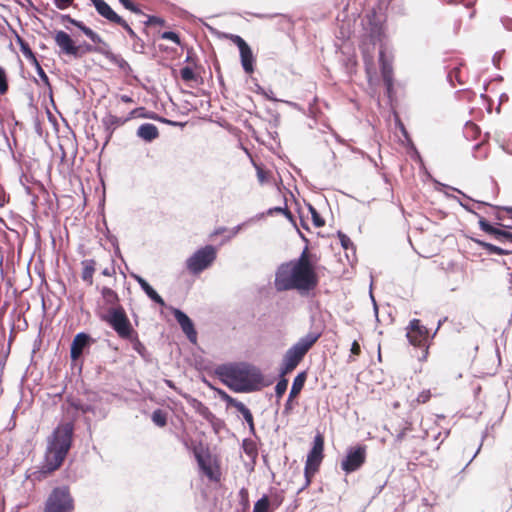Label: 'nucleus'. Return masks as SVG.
<instances>
[{"label":"nucleus","instance_id":"f257e3e1","mask_svg":"<svg viewBox=\"0 0 512 512\" xmlns=\"http://www.w3.org/2000/svg\"><path fill=\"white\" fill-rule=\"evenodd\" d=\"M317 284L318 278L307 248L297 259L280 264L275 272L274 287L278 292L297 290L303 295L314 290Z\"/></svg>","mask_w":512,"mask_h":512},{"label":"nucleus","instance_id":"f03ea898","mask_svg":"<svg viewBox=\"0 0 512 512\" xmlns=\"http://www.w3.org/2000/svg\"><path fill=\"white\" fill-rule=\"evenodd\" d=\"M367 26L365 27L370 41L379 44V63L380 70L386 93L391 97L394 92V73H393V54L387 41L383 26V17L379 15L375 8L366 15Z\"/></svg>","mask_w":512,"mask_h":512},{"label":"nucleus","instance_id":"7ed1b4c3","mask_svg":"<svg viewBox=\"0 0 512 512\" xmlns=\"http://www.w3.org/2000/svg\"><path fill=\"white\" fill-rule=\"evenodd\" d=\"M215 373L223 384L235 392H254L264 386L260 369L246 363L220 365Z\"/></svg>","mask_w":512,"mask_h":512},{"label":"nucleus","instance_id":"20e7f679","mask_svg":"<svg viewBox=\"0 0 512 512\" xmlns=\"http://www.w3.org/2000/svg\"><path fill=\"white\" fill-rule=\"evenodd\" d=\"M74 426L67 422L59 424L47 439L45 463L48 471L58 469L65 460L73 440Z\"/></svg>","mask_w":512,"mask_h":512},{"label":"nucleus","instance_id":"39448f33","mask_svg":"<svg viewBox=\"0 0 512 512\" xmlns=\"http://www.w3.org/2000/svg\"><path fill=\"white\" fill-rule=\"evenodd\" d=\"M320 337L321 332L310 331L305 336L299 338L284 354L279 370V377H283L292 372Z\"/></svg>","mask_w":512,"mask_h":512},{"label":"nucleus","instance_id":"423d86ee","mask_svg":"<svg viewBox=\"0 0 512 512\" xmlns=\"http://www.w3.org/2000/svg\"><path fill=\"white\" fill-rule=\"evenodd\" d=\"M74 500L66 486L56 487L49 494L44 512H73Z\"/></svg>","mask_w":512,"mask_h":512},{"label":"nucleus","instance_id":"0eeeda50","mask_svg":"<svg viewBox=\"0 0 512 512\" xmlns=\"http://www.w3.org/2000/svg\"><path fill=\"white\" fill-rule=\"evenodd\" d=\"M103 320L109 324L117 335L126 339L135 332L133 329L124 308L120 305L108 309L107 314L103 317Z\"/></svg>","mask_w":512,"mask_h":512},{"label":"nucleus","instance_id":"6e6552de","mask_svg":"<svg viewBox=\"0 0 512 512\" xmlns=\"http://www.w3.org/2000/svg\"><path fill=\"white\" fill-rule=\"evenodd\" d=\"M217 250L212 245L198 249L186 260V268L192 274H199L215 261Z\"/></svg>","mask_w":512,"mask_h":512},{"label":"nucleus","instance_id":"1a4fd4ad","mask_svg":"<svg viewBox=\"0 0 512 512\" xmlns=\"http://www.w3.org/2000/svg\"><path fill=\"white\" fill-rule=\"evenodd\" d=\"M323 448H324V441L321 435H316L313 440V446L311 450L309 451L305 463L304 468V476H305V484L301 488L304 489L305 487L309 486L311 482V476L314 475L323 459Z\"/></svg>","mask_w":512,"mask_h":512},{"label":"nucleus","instance_id":"9d476101","mask_svg":"<svg viewBox=\"0 0 512 512\" xmlns=\"http://www.w3.org/2000/svg\"><path fill=\"white\" fill-rule=\"evenodd\" d=\"M366 460V447L357 445L347 449L346 456L341 461V468L346 473H352L361 468Z\"/></svg>","mask_w":512,"mask_h":512},{"label":"nucleus","instance_id":"9b49d317","mask_svg":"<svg viewBox=\"0 0 512 512\" xmlns=\"http://www.w3.org/2000/svg\"><path fill=\"white\" fill-rule=\"evenodd\" d=\"M476 217L478 218V224L482 231L491 235L501 244H512V232L508 231V228L503 227L502 223L498 222L492 225L480 214H476Z\"/></svg>","mask_w":512,"mask_h":512},{"label":"nucleus","instance_id":"f8f14e48","mask_svg":"<svg viewBox=\"0 0 512 512\" xmlns=\"http://www.w3.org/2000/svg\"><path fill=\"white\" fill-rule=\"evenodd\" d=\"M406 337L409 343L416 347H428L429 331L421 325L420 320L412 319L406 328Z\"/></svg>","mask_w":512,"mask_h":512},{"label":"nucleus","instance_id":"ddd939ff","mask_svg":"<svg viewBox=\"0 0 512 512\" xmlns=\"http://www.w3.org/2000/svg\"><path fill=\"white\" fill-rule=\"evenodd\" d=\"M135 112H136V110H132L127 117H118L111 113H108L102 118L101 123L104 128L105 135H106L104 147L111 140L114 131L118 127L124 125L126 122H128L130 119H132Z\"/></svg>","mask_w":512,"mask_h":512},{"label":"nucleus","instance_id":"4468645a","mask_svg":"<svg viewBox=\"0 0 512 512\" xmlns=\"http://www.w3.org/2000/svg\"><path fill=\"white\" fill-rule=\"evenodd\" d=\"M54 40L56 45L59 46L61 53L75 58L80 56L79 50L82 46H76L70 35L65 31H57Z\"/></svg>","mask_w":512,"mask_h":512},{"label":"nucleus","instance_id":"2eb2a0df","mask_svg":"<svg viewBox=\"0 0 512 512\" xmlns=\"http://www.w3.org/2000/svg\"><path fill=\"white\" fill-rule=\"evenodd\" d=\"M94 340L91 336L85 332H79L75 335L71 347H70V357L72 360H77L81 357L84 350L88 348Z\"/></svg>","mask_w":512,"mask_h":512},{"label":"nucleus","instance_id":"dca6fc26","mask_svg":"<svg viewBox=\"0 0 512 512\" xmlns=\"http://www.w3.org/2000/svg\"><path fill=\"white\" fill-rule=\"evenodd\" d=\"M172 314L188 339L193 343L196 342L197 332L192 320L178 308H172Z\"/></svg>","mask_w":512,"mask_h":512},{"label":"nucleus","instance_id":"f3484780","mask_svg":"<svg viewBox=\"0 0 512 512\" xmlns=\"http://www.w3.org/2000/svg\"><path fill=\"white\" fill-rule=\"evenodd\" d=\"M306 378H307V374L305 371L300 372L294 378L292 387L289 392L288 399L284 406V411H283L284 414H289L290 411L292 410V399L295 398L300 393V391L303 389Z\"/></svg>","mask_w":512,"mask_h":512},{"label":"nucleus","instance_id":"a211bd4d","mask_svg":"<svg viewBox=\"0 0 512 512\" xmlns=\"http://www.w3.org/2000/svg\"><path fill=\"white\" fill-rule=\"evenodd\" d=\"M97 13L107 21L115 23L121 21V17L104 0H90Z\"/></svg>","mask_w":512,"mask_h":512},{"label":"nucleus","instance_id":"6ab92c4d","mask_svg":"<svg viewBox=\"0 0 512 512\" xmlns=\"http://www.w3.org/2000/svg\"><path fill=\"white\" fill-rule=\"evenodd\" d=\"M68 19L72 25L82 31L96 46L109 45L98 33L86 26L83 22L71 19L70 17H68Z\"/></svg>","mask_w":512,"mask_h":512},{"label":"nucleus","instance_id":"aec40b11","mask_svg":"<svg viewBox=\"0 0 512 512\" xmlns=\"http://www.w3.org/2000/svg\"><path fill=\"white\" fill-rule=\"evenodd\" d=\"M133 277L137 281L141 289L152 301L159 304L160 306H165L164 299L153 289V287L144 278L138 275H134Z\"/></svg>","mask_w":512,"mask_h":512},{"label":"nucleus","instance_id":"412c9836","mask_svg":"<svg viewBox=\"0 0 512 512\" xmlns=\"http://www.w3.org/2000/svg\"><path fill=\"white\" fill-rule=\"evenodd\" d=\"M104 57L112 64L116 65L125 74L129 75L132 72V68L129 63L121 55L113 53L111 51L110 45H108Z\"/></svg>","mask_w":512,"mask_h":512},{"label":"nucleus","instance_id":"4be33fe9","mask_svg":"<svg viewBox=\"0 0 512 512\" xmlns=\"http://www.w3.org/2000/svg\"><path fill=\"white\" fill-rule=\"evenodd\" d=\"M137 136L146 142H152L159 136L156 125L152 123H143L137 129Z\"/></svg>","mask_w":512,"mask_h":512},{"label":"nucleus","instance_id":"5701e85b","mask_svg":"<svg viewBox=\"0 0 512 512\" xmlns=\"http://www.w3.org/2000/svg\"><path fill=\"white\" fill-rule=\"evenodd\" d=\"M239 53H240V61H241L243 70L247 74H252L254 72L255 58H254V55H253V52H252L250 46L239 51Z\"/></svg>","mask_w":512,"mask_h":512},{"label":"nucleus","instance_id":"b1692460","mask_svg":"<svg viewBox=\"0 0 512 512\" xmlns=\"http://www.w3.org/2000/svg\"><path fill=\"white\" fill-rule=\"evenodd\" d=\"M82 273L81 278L88 285L93 284V275L96 270V261L94 259H85L81 262Z\"/></svg>","mask_w":512,"mask_h":512},{"label":"nucleus","instance_id":"393cba45","mask_svg":"<svg viewBox=\"0 0 512 512\" xmlns=\"http://www.w3.org/2000/svg\"><path fill=\"white\" fill-rule=\"evenodd\" d=\"M193 452L201 471L209 478H212L213 471L208 459L203 456L202 448L195 447Z\"/></svg>","mask_w":512,"mask_h":512},{"label":"nucleus","instance_id":"a878e982","mask_svg":"<svg viewBox=\"0 0 512 512\" xmlns=\"http://www.w3.org/2000/svg\"><path fill=\"white\" fill-rule=\"evenodd\" d=\"M192 407L207 422H210L215 417L211 410L205 404H203L201 401L197 399L192 400Z\"/></svg>","mask_w":512,"mask_h":512},{"label":"nucleus","instance_id":"bb28decb","mask_svg":"<svg viewBox=\"0 0 512 512\" xmlns=\"http://www.w3.org/2000/svg\"><path fill=\"white\" fill-rule=\"evenodd\" d=\"M192 407L207 422H210L215 417L211 410L205 404H203L201 401L197 399L192 400Z\"/></svg>","mask_w":512,"mask_h":512},{"label":"nucleus","instance_id":"cd10ccee","mask_svg":"<svg viewBox=\"0 0 512 512\" xmlns=\"http://www.w3.org/2000/svg\"><path fill=\"white\" fill-rule=\"evenodd\" d=\"M192 407L207 422H210L215 417L211 410L205 404H203L201 401L197 399L192 400Z\"/></svg>","mask_w":512,"mask_h":512},{"label":"nucleus","instance_id":"c85d7f7f","mask_svg":"<svg viewBox=\"0 0 512 512\" xmlns=\"http://www.w3.org/2000/svg\"><path fill=\"white\" fill-rule=\"evenodd\" d=\"M477 243L483 249H485L489 254L506 255V254L512 253V249L496 246L494 244H491V243H488V242H485V241L478 240Z\"/></svg>","mask_w":512,"mask_h":512},{"label":"nucleus","instance_id":"c756f323","mask_svg":"<svg viewBox=\"0 0 512 512\" xmlns=\"http://www.w3.org/2000/svg\"><path fill=\"white\" fill-rule=\"evenodd\" d=\"M101 295L106 304L116 305L119 302L118 294L109 287H103L101 289Z\"/></svg>","mask_w":512,"mask_h":512},{"label":"nucleus","instance_id":"7c9ffc66","mask_svg":"<svg viewBox=\"0 0 512 512\" xmlns=\"http://www.w3.org/2000/svg\"><path fill=\"white\" fill-rule=\"evenodd\" d=\"M242 449L244 453L253 461L256 459L258 455V450L254 441L250 439H244L242 441Z\"/></svg>","mask_w":512,"mask_h":512},{"label":"nucleus","instance_id":"2f4dec72","mask_svg":"<svg viewBox=\"0 0 512 512\" xmlns=\"http://www.w3.org/2000/svg\"><path fill=\"white\" fill-rule=\"evenodd\" d=\"M126 340H129L132 344L133 349L142 357H145V354L147 352L146 347L144 344L139 340L138 334L135 331L131 334L129 338H126Z\"/></svg>","mask_w":512,"mask_h":512},{"label":"nucleus","instance_id":"473e14b6","mask_svg":"<svg viewBox=\"0 0 512 512\" xmlns=\"http://www.w3.org/2000/svg\"><path fill=\"white\" fill-rule=\"evenodd\" d=\"M460 66H462V64H457L456 66L452 67L447 74V79L453 86L455 85L454 80L460 85L464 84V81H463L462 75H461Z\"/></svg>","mask_w":512,"mask_h":512},{"label":"nucleus","instance_id":"72a5a7b5","mask_svg":"<svg viewBox=\"0 0 512 512\" xmlns=\"http://www.w3.org/2000/svg\"><path fill=\"white\" fill-rule=\"evenodd\" d=\"M338 238L340 240L341 246L346 251V257L349 259V254H348L349 250L352 252V255L354 256L355 248H354V244L351 241V239L341 231L338 232Z\"/></svg>","mask_w":512,"mask_h":512},{"label":"nucleus","instance_id":"f704fd0d","mask_svg":"<svg viewBox=\"0 0 512 512\" xmlns=\"http://www.w3.org/2000/svg\"><path fill=\"white\" fill-rule=\"evenodd\" d=\"M16 42L18 43L21 52L23 53L24 57L29 61L30 59H34V53L31 50L29 44L22 39L18 34H16Z\"/></svg>","mask_w":512,"mask_h":512},{"label":"nucleus","instance_id":"c9c22d12","mask_svg":"<svg viewBox=\"0 0 512 512\" xmlns=\"http://www.w3.org/2000/svg\"><path fill=\"white\" fill-rule=\"evenodd\" d=\"M151 419L158 427H164L167 424V414L162 409L154 410Z\"/></svg>","mask_w":512,"mask_h":512},{"label":"nucleus","instance_id":"e433bc0d","mask_svg":"<svg viewBox=\"0 0 512 512\" xmlns=\"http://www.w3.org/2000/svg\"><path fill=\"white\" fill-rule=\"evenodd\" d=\"M270 500L267 495H263L260 499H258L253 507V512H270Z\"/></svg>","mask_w":512,"mask_h":512},{"label":"nucleus","instance_id":"4c0bfd02","mask_svg":"<svg viewBox=\"0 0 512 512\" xmlns=\"http://www.w3.org/2000/svg\"><path fill=\"white\" fill-rule=\"evenodd\" d=\"M287 386H288V380L286 378L283 377H280V379L278 380L276 386H275V396L277 398V400H280L284 393L286 392L287 390Z\"/></svg>","mask_w":512,"mask_h":512},{"label":"nucleus","instance_id":"58836bf2","mask_svg":"<svg viewBox=\"0 0 512 512\" xmlns=\"http://www.w3.org/2000/svg\"><path fill=\"white\" fill-rule=\"evenodd\" d=\"M107 48H108V45L96 46V45H91V44H84L83 52L98 53V54H101L104 56Z\"/></svg>","mask_w":512,"mask_h":512},{"label":"nucleus","instance_id":"ea45409f","mask_svg":"<svg viewBox=\"0 0 512 512\" xmlns=\"http://www.w3.org/2000/svg\"><path fill=\"white\" fill-rule=\"evenodd\" d=\"M225 37L230 39L239 49V51L243 50L244 48L248 47L249 45L246 43V41L239 35L235 34H225Z\"/></svg>","mask_w":512,"mask_h":512},{"label":"nucleus","instance_id":"a19ab883","mask_svg":"<svg viewBox=\"0 0 512 512\" xmlns=\"http://www.w3.org/2000/svg\"><path fill=\"white\" fill-rule=\"evenodd\" d=\"M180 75H181V78L186 82L193 81L196 78L193 69L189 66L183 67L180 70Z\"/></svg>","mask_w":512,"mask_h":512},{"label":"nucleus","instance_id":"79ce46f5","mask_svg":"<svg viewBox=\"0 0 512 512\" xmlns=\"http://www.w3.org/2000/svg\"><path fill=\"white\" fill-rule=\"evenodd\" d=\"M309 211L312 216L313 224L316 227H322L325 224V222H324L323 218L319 215L317 210L312 205H309Z\"/></svg>","mask_w":512,"mask_h":512},{"label":"nucleus","instance_id":"37998d69","mask_svg":"<svg viewBox=\"0 0 512 512\" xmlns=\"http://www.w3.org/2000/svg\"><path fill=\"white\" fill-rule=\"evenodd\" d=\"M133 40L132 48L136 53H144L145 43L144 41L137 35V38H131Z\"/></svg>","mask_w":512,"mask_h":512},{"label":"nucleus","instance_id":"c03bdc74","mask_svg":"<svg viewBox=\"0 0 512 512\" xmlns=\"http://www.w3.org/2000/svg\"><path fill=\"white\" fill-rule=\"evenodd\" d=\"M209 424L211 425L213 431L218 434L220 433V431L224 428L225 426V423L222 419L218 418V417H214L210 422Z\"/></svg>","mask_w":512,"mask_h":512},{"label":"nucleus","instance_id":"a18cd8bd","mask_svg":"<svg viewBox=\"0 0 512 512\" xmlns=\"http://www.w3.org/2000/svg\"><path fill=\"white\" fill-rule=\"evenodd\" d=\"M8 90L7 77L5 70L0 67V94L6 93Z\"/></svg>","mask_w":512,"mask_h":512},{"label":"nucleus","instance_id":"49530a36","mask_svg":"<svg viewBox=\"0 0 512 512\" xmlns=\"http://www.w3.org/2000/svg\"><path fill=\"white\" fill-rule=\"evenodd\" d=\"M163 39L169 40L174 42L175 44H180V38L179 35L173 31H165L163 32L162 36Z\"/></svg>","mask_w":512,"mask_h":512},{"label":"nucleus","instance_id":"de8ad7c7","mask_svg":"<svg viewBox=\"0 0 512 512\" xmlns=\"http://www.w3.org/2000/svg\"><path fill=\"white\" fill-rule=\"evenodd\" d=\"M36 72H37V75L39 76L42 84L45 87H47L49 89V91L51 92V85L49 82V78H48L47 74L45 73V71L43 70V68L39 67V69Z\"/></svg>","mask_w":512,"mask_h":512},{"label":"nucleus","instance_id":"09e8293b","mask_svg":"<svg viewBox=\"0 0 512 512\" xmlns=\"http://www.w3.org/2000/svg\"><path fill=\"white\" fill-rule=\"evenodd\" d=\"M126 9L133 13H141V10L131 0H118Z\"/></svg>","mask_w":512,"mask_h":512},{"label":"nucleus","instance_id":"8fccbe9b","mask_svg":"<svg viewBox=\"0 0 512 512\" xmlns=\"http://www.w3.org/2000/svg\"><path fill=\"white\" fill-rule=\"evenodd\" d=\"M116 24L123 27L130 36V38H137V34L135 33V31L129 26V24L124 19L121 18V21L116 22Z\"/></svg>","mask_w":512,"mask_h":512},{"label":"nucleus","instance_id":"3c124183","mask_svg":"<svg viewBox=\"0 0 512 512\" xmlns=\"http://www.w3.org/2000/svg\"><path fill=\"white\" fill-rule=\"evenodd\" d=\"M362 53H363V59H364L365 65H366V70L369 73V66L372 65L373 57L364 46H362Z\"/></svg>","mask_w":512,"mask_h":512},{"label":"nucleus","instance_id":"603ef678","mask_svg":"<svg viewBox=\"0 0 512 512\" xmlns=\"http://www.w3.org/2000/svg\"><path fill=\"white\" fill-rule=\"evenodd\" d=\"M273 212H278V213H283L285 214L287 217H291V212L287 209V207H275V208H270L268 210V214H272Z\"/></svg>","mask_w":512,"mask_h":512},{"label":"nucleus","instance_id":"864d4df0","mask_svg":"<svg viewBox=\"0 0 512 512\" xmlns=\"http://www.w3.org/2000/svg\"><path fill=\"white\" fill-rule=\"evenodd\" d=\"M233 407H235L237 409V411L239 413L242 414V416L246 413V412H249L250 410L246 407L245 404H243L242 402L240 401H236L234 404H233Z\"/></svg>","mask_w":512,"mask_h":512},{"label":"nucleus","instance_id":"5fc2aeb1","mask_svg":"<svg viewBox=\"0 0 512 512\" xmlns=\"http://www.w3.org/2000/svg\"><path fill=\"white\" fill-rule=\"evenodd\" d=\"M243 418H244V420L247 422V424L249 425L250 429H251L252 431H254V421H253V415H252L251 411L246 412V413L243 415Z\"/></svg>","mask_w":512,"mask_h":512},{"label":"nucleus","instance_id":"6e6d98bb","mask_svg":"<svg viewBox=\"0 0 512 512\" xmlns=\"http://www.w3.org/2000/svg\"><path fill=\"white\" fill-rule=\"evenodd\" d=\"M73 0H54L55 5L59 9H65L67 8Z\"/></svg>","mask_w":512,"mask_h":512},{"label":"nucleus","instance_id":"4d7b16f0","mask_svg":"<svg viewBox=\"0 0 512 512\" xmlns=\"http://www.w3.org/2000/svg\"><path fill=\"white\" fill-rule=\"evenodd\" d=\"M459 204L468 212L472 213L473 215L476 216V214H478L475 210H474V207L473 205L469 204L468 202H462V201H459Z\"/></svg>","mask_w":512,"mask_h":512},{"label":"nucleus","instance_id":"13d9d810","mask_svg":"<svg viewBox=\"0 0 512 512\" xmlns=\"http://www.w3.org/2000/svg\"><path fill=\"white\" fill-rule=\"evenodd\" d=\"M350 351H351V354H353V355H359L360 354L361 348H360L359 343L356 340H354L352 342Z\"/></svg>","mask_w":512,"mask_h":512},{"label":"nucleus","instance_id":"bf43d9fd","mask_svg":"<svg viewBox=\"0 0 512 512\" xmlns=\"http://www.w3.org/2000/svg\"><path fill=\"white\" fill-rule=\"evenodd\" d=\"M221 397L223 400L227 402L228 405L233 406V404L237 401L236 399L229 396L227 393L220 391Z\"/></svg>","mask_w":512,"mask_h":512},{"label":"nucleus","instance_id":"052dcab7","mask_svg":"<svg viewBox=\"0 0 512 512\" xmlns=\"http://www.w3.org/2000/svg\"><path fill=\"white\" fill-rule=\"evenodd\" d=\"M221 397L223 400L227 402L228 405L233 406V404L237 401L236 399L229 396L227 393L220 391Z\"/></svg>","mask_w":512,"mask_h":512},{"label":"nucleus","instance_id":"680f3d73","mask_svg":"<svg viewBox=\"0 0 512 512\" xmlns=\"http://www.w3.org/2000/svg\"><path fill=\"white\" fill-rule=\"evenodd\" d=\"M261 90V93L268 99V100H271V101H277V99L274 97V94H273V91L272 90H269V91H265L263 90L262 88H260Z\"/></svg>","mask_w":512,"mask_h":512},{"label":"nucleus","instance_id":"e2e57ef3","mask_svg":"<svg viewBox=\"0 0 512 512\" xmlns=\"http://www.w3.org/2000/svg\"><path fill=\"white\" fill-rule=\"evenodd\" d=\"M429 398H430V392L427 391V392H422L421 394H419L417 400H418V402L425 403Z\"/></svg>","mask_w":512,"mask_h":512},{"label":"nucleus","instance_id":"0e129e2a","mask_svg":"<svg viewBox=\"0 0 512 512\" xmlns=\"http://www.w3.org/2000/svg\"><path fill=\"white\" fill-rule=\"evenodd\" d=\"M78 408H79L83 413L91 412V413L95 414V410H94V408H93L91 405H89V404H87V405H80Z\"/></svg>","mask_w":512,"mask_h":512},{"label":"nucleus","instance_id":"69168bd1","mask_svg":"<svg viewBox=\"0 0 512 512\" xmlns=\"http://www.w3.org/2000/svg\"><path fill=\"white\" fill-rule=\"evenodd\" d=\"M398 127H399L400 131L402 132L403 136L405 137V139L407 141H411L410 138H409L408 132H407L405 126H404V124L399 121L398 122Z\"/></svg>","mask_w":512,"mask_h":512},{"label":"nucleus","instance_id":"338daca9","mask_svg":"<svg viewBox=\"0 0 512 512\" xmlns=\"http://www.w3.org/2000/svg\"><path fill=\"white\" fill-rule=\"evenodd\" d=\"M407 429L408 428H404L396 435L395 442L400 443L404 439Z\"/></svg>","mask_w":512,"mask_h":512},{"label":"nucleus","instance_id":"774afa93","mask_svg":"<svg viewBox=\"0 0 512 512\" xmlns=\"http://www.w3.org/2000/svg\"><path fill=\"white\" fill-rule=\"evenodd\" d=\"M497 210H502V211H505L509 214V217L512 219V207L511 206H496L495 207Z\"/></svg>","mask_w":512,"mask_h":512}]
</instances>
